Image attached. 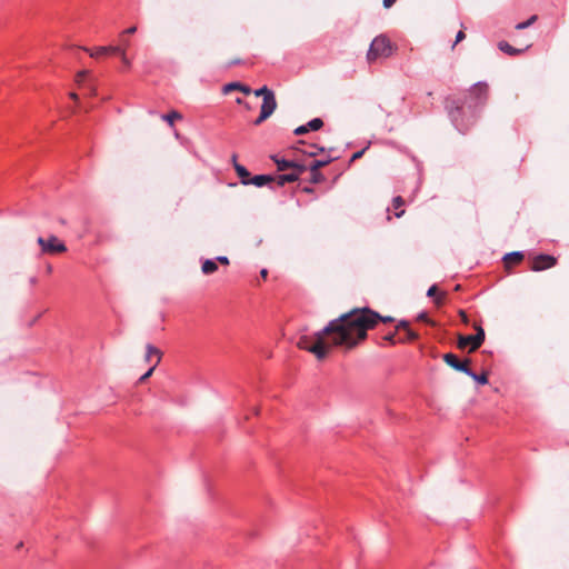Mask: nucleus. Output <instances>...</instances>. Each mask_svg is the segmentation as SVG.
<instances>
[{"instance_id": "nucleus-1", "label": "nucleus", "mask_w": 569, "mask_h": 569, "mask_svg": "<svg viewBox=\"0 0 569 569\" xmlns=\"http://www.w3.org/2000/svg\"><path fill=\"white\" fill-rule=\"evenodd\" d=\"M379 321L391 322L393 318L382 317L369 308H355L331 320L311 338L302 339L299 346L313 353L318 360H323L335 347L345 350L355 348Z\"/></svg>"}, {"instance_id": "nucleus-2", "label": "nucleus", "mask_w": 569, "mask_h": 569, "mask_svg": "<svg viewBox=\"0 0 569 569\" xmlns=\"http://www.w3.org/2000/svg\"><path fill=\"white\" fill-rule=\"evenodd\" d=\"M271 159L276 162L278 171L280 172L277 176L273 174H257L251 177L250 184L256 187H264L270 186L271 189H276V187H284V154H273Z\"/></svg>"}, {"instance_id": "nucleus-3", "label": "nucleus", "mask_w": 569, "mask_h": 569, "mask_svg": "<svg viewBox=\"0 0 569 569\" xmlns=\"http://www.w3.org/2000/svg\"><path fill=\"white\" fill-rule=\"evenodd\" d=\"M260 96H262V104L259 117L253 121L254 126H259L266 119H268L273 113L277 107L273 91L268 89L266 86L254 90V97L258 98Z\"/></svg>"}, {"instance_id": "nucleus-4", "label": "nucleus", "mask_w": 569, "mask_h": 569, "mask_svg": "<svg viewBox=\"0 0 569 569\" xmlns=\"http://www.w3.org/2000/svg\"><path fill=\"white\" fill-rule=\"evenodd\" d=\"M391 53L392 46L390 40L386 36L381 34L372 40L370 48L367 52V60L368 62L372 63L379 58L390 57Z\"/></svg>"}, {"instance_id": "nucleus-5", "label": "nucleus", "mask_w": 569, "mask_h": 569, "mask_svg": "<svg viewBox=\"0 0 569 569\" xmlns=\"http://www.w3.org/2000/svg\"><path fill=\"white\" fill-rule=\"evenodd\" d=\"M38 244L41 247L42 253L48 254H57L67 251L66 244L60 241L56 236H50L44 239L43 237H39L37 239Z\"/></svg>"}, {"instance_id": "nucleus-6", "label": "nucleus", "mask_w": 569, "mask_h": 569, "mask_svg": "<svg viewBox=\"0 0 569 569\" xmlns=\"http://www.w3.org/2000/svg\"><path fill=\"white\" fill-rule=\"evenodd\" d=\"M557 264V258L550 254H538L532 258L531 270L543 271L550 269Z\"/></svg>"}, {"instance_id": "nucleus-7", "label": "nucleus", "mask_w": 569, "mask_h": 569, "mask_svg": "<svg viewBox=\"0 0 569 569\" xmlns=\"http://www.w3.org/2000/svg\"><path fill=\"white\" fill-rule=\"evenodd\" d=\"M489 96V87L485 82H478L470 89V98L477 106H482L487 102Z\"/></svg>"}, {"instance_id": "nucleus-8", "label": "nucleus", "mask_w": 569, "mask_h": 569, "mask_svg": "<svg viewBox=\"0 0 569 569\" xmlns=\"http://www.w3.org/2000/svg\"><path fill=\"white\" fill-rule=\"evenodd\" d=\"M443 361L451 367L452 369L463 372L470 373L469 365L471 362L470 359L459 360L458 357L453 353L443 355Z\"/></svg>"}, {"instance_id": "nucleus-9", "label": "nucleus", "mask_w": 569, "mask_h": 569, "mask_svg": "<svg viewBox=\"0 0 569 569\" xmlns=\"http://www.w3.org/2000/svg\"><path fill=\"white\" fill-rule=\"evenodd\" d=\"M457 347L461 350L468 348L469 352H473L480 348V345L476 342V338L472 335H458Z\"/></svg>"}, {"instance_id": "nucleus-10", "label": "nucleus", "mask_w": 569, "mask_h": 569, "mask_svg": "<svg viewBox=\"0 0 569 569\" xmlns=\"http://www.w3.org/2000/svg\"><path fill=\"white\" fill-rule=\"evenodd\" d=\"M87 52H89L90 57L98 58L106 54H117L118 52L122 51V47L120 46H106V47H98L93 50L86 49Z\"/></svg>"}, {"instance_id": "nucleus-11", "label": "nucleus", "mask_w": 569, "mask_h": 569, "mask_svg": "<svg viewBox=\"0 0 569 569\" xmlns=\"http://www.w3.org/2000/svg\"><path fill=\"white\" fill-rule=\"evenodd\" d=\"M161 358H162V352L160 351V349H158L157 347H154L151 343H148L146 347L144 360L147 362H152V366L157 367L160 363Z\"/></svg>"}, {"instance_id": "nucleus-12", "label": "nucleus", "mask_w": 569, "mask_h": 569, "mask_svg": "<svg viewBox=\"0 0 569 569\" xmlns=\"http://www.w3.org/2000/svg\"><path fill=\"white\" fill-rule=\"evenodd\" d=\"M307 169L306 164H298L293 161L287 160V182H292L298 179L299 173Z\"/></svg>"}, {"instance_id": "nucleus-13", "label": "nucleus", "mask_w": 569, "mask_h": 569, "mask_svg": "<svg viewBox=\"0 0 569 569\" xmlns=\"http://www.w3.org/2000/svg\"><path fill=\"white\" fill-rule=\"evenodd\" d=\"M234 170L240 179V182L244 186H248L250 184V180H251V173L248 171V169L240 164V163H236L234 166Z\"/></svg>"}, {"instance_id": "nucleus-14", "label": "nucleus", "mask_w": 569, "mask_h": 569, "mask_svg": "<svg viewBox=\"0 0 569 569\" xmlns=\"http://www.w3.org/2000/svg\"><path fill=\"white\" fill-rule=\"evenodd\" d=\"M522 260H523V254L521 252H518V251L507 253L503 257L505 267L507 269H509L511 264L519 263Z\"/></svg>"}, {"instance_id": "nucleus-15", "label": "nucleus", "mask_w": 569, "mask_h": 569, "mask_svg": "<svg viewBox=\"0 0 569 569\" xmlns=\"http://www.w3.org/2000/svg\"><path fill=\"white\" fill-rule=\"evenodd\" d=\"M239 90L242 91L246 94H249L251 92V89L248 86H244L240 82H230L223 86V92L229 93L230 91Z\"/></svg>"}, {"instance_id": "nucleus-16", "label": "nucleus", "mask_w": 569, "mask_h": 569, "mask_svg": "<svg viewBox=\"0 0 569 569\" xmlns=\"http://www.w3.org/2000/svg\"><path fill=\"white\" fill-rule=\"evenodd\" d=\"M161 119L166 121L170 127H173L176 120L182 119V114L176 110H172L168 113L161 114Z\"/></svg>"}, {"instance_id": "nucleus-17", "label": "nucleus", "mask_w": 569, "mask_h": 569, "mask_svg": "<svg viewBox=\"0 0 569 569\" xmlns=\"http://www.w3.org/2000/svg\"><path fill=\"white\" fill-rule=\"evenodd\" d=\"M201 270L204 274H211L218 270V264L214 259H207L202 262Z\"/></svg>"}, {"instance_id": "nucleus-18", "label": "nucleus", "mask_w": 569, "mask_h": 569, "mask_svg": "<svg viewBox=\"0 0 569 569\" xmlns=\"http://www.w3.org/2000/svg\"><path fill=\"white\" fill-rule=\"evenodd\" d=\"M427 296H428V297H437V298L435 299V303H436L438 307H440V306H442V303H443V299H445L446 293H445V292H442V293H440V295L438 296V287H437L436 284H433V286H431V287L428 289V291H427Z\"/></svg>"}, {"instance_id": "nucleus-19", "label": "nucleus", "mask_w": 569, "mask_h": 569, "mask_svg": "<svg viewBox=\"0 0 569 569\" xmlns=\"http://www.w3.org/2000/svg\"><path fill=\"white\" fill-rule=\"evenodd\" d=\"M328 163V161H320V160H311L307 168H309L313 174V179L318 180V170L322 167H325Z\"/></svg>"}, {"instance_id": "nucleus-20", "label": "nucleus", "mask_w": 569, "mask_h": 569, "mask_svg": "<svg viewBox=\"0 0 569 569\" xmlns=\"http://www.w3.org/2000/svg\"><path fill=\"white\" fill-rule=\"evenodd\" d=\"M498 48H499L501 51H503V52H506V53H508V54H510V56H516V54H519V53H521V52L523 51V50H521V49H516V48H513L512 46H510V44H509L508 42H506V41H500V42L498 43Z\"/></svg>"}, {"instance_id": "nucleus-21", "label": "nucleus", "mask_w": 569, "mask_h": 569, "mask_svg": "<svg viewBox=\"0 0 569 569\" xmlns=\"http://www.w3.org/2000/svg\"><path fill=\"white\" fill-rule=\"evenodd\" d=\"M473 328L476 330V335H472L475 338H476V342L479 343L480 346L485 341V338H486V333H485V330L483 328L478 325V323H475L473 325Z\"/></svg>"}, {"instance_id": "nucleus-22", "label": "nucleus", "mask_w": 569, "mask_h": 569, "mask_svg": "<svg viewBox=\"0 0 569 569\" xmlns=\"http://www.w3.org/2000/svg\"><path fill=\"white\" fill-rule=\"evenodd\" d=\"M475 381H477L480 385H487L488 383V373L485 371L481 375H476L470 370V373H467Z\"/></svg>"}, {"instance_id": "nucleus-23", "label": "nucleus", "mask_w": 569, "mask_h": 569, "mask_svg": "<svg viewBox=\"0 0 569 569\" xmlns=\"http://www.w3.org/2000/svg\"><path fill=\"white\" fill-rule=\"evenodd\" d=\"M307 124H308L309 130L316 131V130H319L323 126V121L320 118H315L311 121H309Z\"/></svg>"}, {"instance_id": "nucleus-24", "label": "nucleus", "mask_w": 569, "mask_h": 569, "mask_svg": "<svg viewBox=\"0 0 569 569\" xmlns=\"http://www.w3.org/2000/svg\"><path fill=\"white\" fill-rule=\"evenodd\" d=\"M537 20V16H531L527 21L520 22L516 26L517 30H522L530 27Z\"/></svg>"}, {"instance_id": "nucleus-25", "label": "nucleus", "mask_w": 569, "mask_h": 569, "mask_svg": "<svg viewBox=\"0 0 569 569\" xmlns=\"http://www.w3.org/2000/svg\"><path fill=\"white\" fill-rule=\"evenodd\" d=\"M403 204H405V200L402 197L398 196V197L393 198L392 207L395 210L400 209Z\"/></svg>"}, {"instance_id": "nucleus-26", "label": "nucleus", "mask_w": 569, "mask_h": 569, "mask_svg": "<svg viewBox=\"0 0 569 569\" xmlns=\"http://www.w3.org/2000/svg\"><path fill=\"white\" fill-rule=\"evenodd\" d=\"M117 56L121 58V61L126 68H129L131 66L130 60L127 58L126 51L122 48L121 52H118Z\"/></svg>"}, {"instance_id": "nucleus-27", "label": "nucleus", "mask_w": 569, "mask_h": 569, "mask_svg": "<svg viewBox=\"0 0 569 569\" xmlns=\"http://www.w3.org/2000/svg\"><path fill=\"white\" fill-rule=\"evenodd\" d=\"M154 369L156 367L151 366L149 370L139 378V382H144L152 375Z\"/></svg>"}, {"instance_id": "nucleus-28", "label": "nucleus", "mask_w": 569, "mask_h": 569, "mask_svg": "<svg viewBox=\"0 0 569 569\" xmlns=\"http://www.w3.org/2000/svg\"><path fill=\"white\" fill-rule=\"evenodd\" d=\"M88 74H89V72L86 70L78 72L77 82L81 83L82 81H84V79L88 77Z\"/></svg>"}, {"instance_id": "nucleus-29", "label": "nucleus", "mask_w": 569, "mask_h": 569, "mask_svg": "<svg viewBox=\"0 0 569 569\" xmlns=\"http://www.w3.org/2000/svg\"><path fill=\"white\" fill-rule=\"evenodd\" d=\"M466 38V33L460 30L457 36H456V40H455V43L452 46V49L456 47L457 43H459L460 41H462L463 39Z\"/></svg>"}, {"instance_id": "nucleus-30", "label": "nucleus", "mask_w": 569, "mask_h": 569, "mask_svg": "<svg viewBox=\"0 0 569 569\" xmlns=\"http://www.w3.org/2000/svg\"><path fill=\"white\" fill-rule=\"evenodd\" d=\"M406 333H407V340H409V341H415L416 339H418V335L415 331H412L411 329H408L406 331Z\"/></svg>"}, {"instance_id": "nucleus-31", "label": "nucleus", "mask_w": 569, "mask_h": 569, "mask_svg": "<svg viewBox=\"0 0 569 569\" xmlns=\"http://www.w3.org/2000/svg\"><path fill=\"white\" fill-rule=\"evenodd\" d=\"M309 131L308 124L307 126H300L297 129H295L296 134H303Z\"/></svg>"}, {"instance_id": "nucleus-32", "label": "nucleus", "mask_w": 569, "mask_h": 569, "mask_svg": "<svg viewBox=\"0 0 569 569\" xmlns=\"http://www.w3.org/2000/svg\"><path fill=\"white\" fill-rule=\"evenodd\" d=\"M366 150H367V148L355 152L351 157V161H356L357 159H360L363 156V153L366 152Z\"/></svg>"}, {"instance_id": "nucleus-33", "label": "nucleus", "mask_w": 569, "mask_h": 569, "mask_svg": "<svg viewBox=\"0 0 569 569\" xmlns=\"http://www.w3.org/2000/svg\"><path fill=\"white\" fill-rule=\"evenodd\" d=\"M214 260H216V262L218 261V262H220L221 264H224V266L229 264V259L226 256H219Z\"/></svg>"}, {"instance_id": "nucleus-34", "label": "nucleus", "mask_w": 569, "mask_h": 569, "mask_svg": "<svg viewBox=\"0 0 569 569\" xmlns=\"http://www.w3.org/2000/svg\"><path fill=\"white\" fill-rule=\"evenodd\" d=\"M400 329H402V330H405V331H407L408 329H410V328H409V322H407V321H400V322L397 325V330H400Z\"/></svg>"}, {"instance_id": "nucleus-35", "label": "nucleus", "mask_w": 569, "mask_h": 569, "mask_svg": "<svg viewBox=\"0 0 569 569\" xmlns=\"http://www.w3.org/2000/svg\"><path fill=\"white\" fill-rule=\"evenodd\" d=\"M137 31V27L132 26L121 32V36L133 34Z\"/></svg>"}, {"instance_id": "nucleus-36", "label": "nucleus", "mask_w": 569, "mask_h": 569, "mask_svg": "<svg viewBox=\"0 0 569 569\" xmlns=\"http://www.w3.org/2000/svg\"><path fill=\"white\" fill-rule=\"evenodd\" d=\"M123 37L124 36L120 34V41H121L120 47H122L126 50L130 46V42H129V40L124 39Z\"/></svg>"}, {"instance_id": "nucleus-37", "label": "nucleus", "mask_w": 569, "mask_h": 569, "mask_svg": "<svg viewBox=\"0 0 569 569\" xmlns=\"http://www.w3.org/2000/svg\"><path fill=\"white\" fill-rule=\"evenodd\" d=\"M396 1L397 0H383L382 3L386 9H389L396 3Z\"/></svg>"}, {"instance_id": "nucleus-38", "label": "nucleus", "mask_w": 569, "mask_h": 569, "mask_svg": "<svg viewBox=\"0 0 569 569\" xmlns=\"http://www.w3.org/2000/svg\"><path fill=\"white\" fill-rule=\"evenodd\" d=\"M317 150H318V148L316 146H311L310 150H305V152L308 153L309 156L313 157L317 154Z\"/></svg>"}, {"instance_id": "nucleus-39", "label": "nucleus", "mask_w": 569, "mask_h": 569, "mask_svg": "<svg viewBox=\"0 0 569 569\" xmlns=\"http://www.w3.org/2000/svg\"><path fill=\"white\" fill-rule=\"evenodd\" d=\"M418 320H419V321H426V322H428V323L433 325V322H432V321H430V320L428 319V316H427L426 313H420V315L418 316Z\"/></svg>"}, {"instance_id": "nucleus-40", "label": "nucleus", "mask_w": 569, "mask_h": 569, "mask_svg": "<svg viewBox=\"0 0 569 569\" xmlns=\"http://www.w3.org/2000/svg\"><path fill=\"white\" fill-rule=\"evenodd\" d=\"M459 316H460V318H461L463 323H468L469 322L468 316H467V313L463 310L459 311Z\"/></svg>"}, {"instance_id": "nucleus-41", "label": "nucleus", "mask_w": 569, "mask_h": 569, "mask_svg": "<svg viewBox=\"0 0 569 569\" xmlns=\"http://www.w3.org/2000/svg\"><path fill=\"white\" fill-rule=\"evenodd\" d=\"M386 340L390 341V342H395V333H391V335H387L385 337Z\"/></svg>"}, {"instance_id": "nucleus-42", "label": "nucleus", "mask_w": 569, "mask_h": 569, "mask_svg": "<svg viewBox=\"0 0 569 569\" xmlns=\"http://www.w3.org/2000/svg\"><path fill=\"white\" fill-rule=\"evenodd\" d=\"M260 276H261V278L266 279V278H267V276H268V270H267V269H262V270L260 271Z\"/></svg>"}, {"instance_id": "nucleus-43", "label": "nucleus", "mask_w": 569, "mask_h": 569, "mask_svg": "<svg viewBox=\"0 0 569 569\" xmlns=\"http://www.w3.org/2000/svg\"><path fill=\"white\" fill-rule=\"evenodd\" d=\"M403 214H405V210L403 209H401V210L396 212V217L397 218H401Z\"/></svg>"}, {"instance_id": "nucleus-44", "label": "nucleus", "mask_w": 569, "mask_h": 569, "mask_svg": "<svg viewBox=\"0 0 569 569\" xmlns=\"http://www.w3.org/2000/svg\"><path fill=\"white\" fill-rule=\"evenodd\" d=\"M239 63H241V61H240V60H233V61H231V62L229 63V66H236V64H239Z\"/></svg>"}, {"instance_id": "nucleus-45", "label": "nucleus", "mask_w": 569, "mask_h": 569, "mask_svg": "<svg viewBox=\"0 0 569 569\" xmlns=\"http://www.w3.org/2000/svg\"><path fill=\"white\" fill-rule=\"evenodd\" d=\"M232 163H233V167L236 166V163H238L237 161V154H232Z\"/></svg>"}, {"instance_id": "nucleus-46", "label": "nucleus", "mask_w": 569, "mask_h": 569, "mask_svg": "<svg viewBox=\"0 0 569 569\" xmlns=\"http://www.w3.org/2000/svg\"><path fill=\"white\" fill-rule=\"evenodd\" d=\"M70 97H71L72 99H77V94H76V93H73V92H71V93H70Z\"/></svg>"}, {"instance_id": "nucleus-47", "label": "nucleus", "mask_w": 569, "mask_h": 569, "mask_svg": "<svg viewBox=\"0 0 569 569\" xmlns=\"http://www.w3.org/2000/svg\"><path fill=\"white\" fill-rule=\"evenodd\" d=\"M236 102L240 104V103H242V99L241 98H237Z\"/></svg>"}, {"instance_id": "nucleus-48", "label": "nucleus", "mask_w": 569, "mask_h": 569, "mask_svg": "<svg viewBox=\"0 0 569 569\" xmlns=\"http://www.w3.org/2000/svg\"><path fill=\"white\" fill-rule=\"evenodd\" d=\"M460 289H461V286H460V284H457V286L455 287V290H456V291H458V290H460Z\"/></svg>"}]
</instances>
